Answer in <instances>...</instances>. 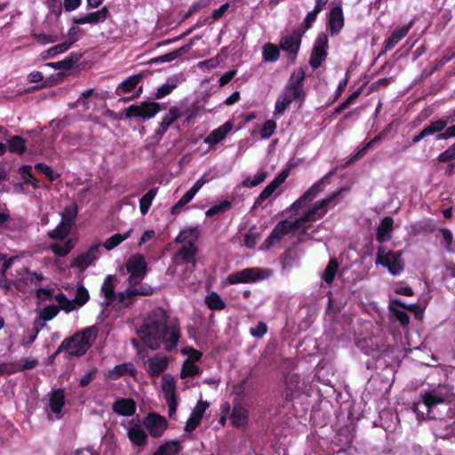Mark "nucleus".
Segmentation results:
<instances>
[{"instance_id": "f257e3e1", "label": "nucleus", "mask_w": 455, "mask_h": 455, "mask_svg": "<svg viewBox=\"0 0 455 455\" xmlns=\"http://www.w3.org/2000/svg\"><path fill=\"white\" fill-rule=\"evenodd\" d=\"M168 320L166 312L162 308L155 309L145 320L138 335L146 347L156 350L163 343L167 351L176 347L180 331L175 323H169Z\"/></svg>"}, {"instance_id": "f03ea898", "label": "nucleus", "mask_w": 455, "mask_h": 455, "mask_svg": "<svg viewBox=\"0 0 455 455\" xmlns=\"http://www.w3.org/2000/svg\"><path fill=\"white\" fill-rule=\"evenodd\" d=\"M343 190H345V188H341L338 191L332 193L328 197L317 202L311 209L305 212L299 220H297L293 222H289L286 220L280 221L275 227V228L272 230L271 234L266 240L267 247H270L275 243H278L291 230L296 228L300 221L312 222L323 218L327 213L328 209L330 207H333L336 204L335 201L342 193Z\"/></svg>"}, {"instance_id": "7ed1b4c3", "label": "nucleus", "mask_w": 455, "mask_h": 455, "mask_svg": "<svg viewBox=\"0 0 455 455\" xmlns=\"http://www.w3.org/2000/svg\"><path fill=\"white\" fill-rule=\"evenodd\" d=\"M305 76V71L302 68H299L291 73L285 87L276 100L275 116L283 115L292 101L298 102L299 106L301 105L305 98L303 89Z\"/></svg>"}, {"instance_id": "20e7f679", "label": "nucleus", "mask_w": 455, "mask_h": 455, "mask_svg": "<svg viewBox=\"0 0 455 455\" xmlns=\"http://www.w3.org/2000/svg\"><path fill=\"white\" fill-rule=\"evenodd\" d=\"M97 336L98 328L96 326L87 327L73 336L64 339L55 351L54 356L62 351L67 352L70 356H82L92 347Z\"/></svg>"}, {"instance_id": "39448f33", "label": "nucleus", "mask_w": 455, "mask_h": 455, "mask_svg": "<svg viewBox=\"0 0 455 455\" xmlns=\"http://www.w3.org/2000/svg\"><path fill=\"white\" fill-rule=\"evenodd\" d=\"M375 263L387 267L393 275H399L404 267L402 251H387L385 246L378 248Z\"/></svg>"}, {"instance_id": "423d86ee", "label": "nucleus", "mask_w": 455, "mask_h": 455, "mask_svg": "<svg viewBox=\"0 0 455 455\" xmlns=\"http://www.w3.org/2000/svg\"><path fill=\"white\" fill-rule=\"evenodd\" d=\"M126 270L130 274L128 283L130 286L140 284L148 272V263L142 254L132 255L125 264Z\"/></svg>"}, {"instance_id": "0eeeda50", "label": "nucleus", "mask_w": 455, "mask_h": 455, "mask_svg": "<svg viewBox=\"0 0 455 455\" xmlns=\"http://www.w3.org/2000/svg\"><path fill=\"white\" fill-rule=\"evenodd\" d=\"M160 110L158 103L153 101H144L139 104H132L128 107L125 111L127 118H142L144 120L150 119L155 116Z\"/></svg>"}, {"instance_id": "6e6552de", "label": "nucleus", "mask_w": 455, "mask_h": 455, "mask_svg": "<svg viewBox=\"0 0 455 455\" xmlns=\"http://www.w3.org/2000/svg\"><path fill=\"white\" fill-rule=\"evenodd\" d=\"M89 292L84 285L78 284L74 299H68L63 293L55 296V300L60 307L67 312L76 309V307L84 306L89 299Z\"/></svg>"}, {"instance_id": "1a4fd4ad", "label": "nucleus", "mask_w": 455, "mask_h": 455, "mask_svg": "<svg viewBox=\"0 0 455 455\" xmlns=\"http://www.w3.org/2000/svg\"><path fill=\"white\" fill-rule=\"evenodd\" d=\"M336 173V169H332L325 176L320 179L317 182L313 184L296 202L291 205V208L297 211L306 204L307 202L312 201L319 193L324 190L328 180Z\"/></svg>"}, {"instance_id": "9d476101", "label": "nucleus", "mask_w": 455, "mask_h": 455, "mask_svg": "<svg viewBox=\"0 0 455 455\" xmlns=\"http://www.w3.org/2000/svg\"><path fill=\"white\" fill-rule=\"evenodd\" d=\"M101 246L102 244L100 243H94L86 251L74 259L70 267L77 268L80 272H84L98 259Z\"/></svg>"}, {"instance_id": "9b49d317", "label": "nucleus", "mask_w": 455, "mask_h": 455, "mask_svg": "<svg viewBox=\"0 0 455 455\" xmlns=\"http://www.w3.org/2000/svg\"><path fill=\"white\" fill-rule=\"evenodd\" d=\"M301 36L302 33L299 30H294L292 33L283 36L280 40V49L288 52L289 58L292 62L298 56L301 44Z\"/></svg>"}, {"instance_id": "f8f14e48", "label": "nucleus", "mask_w": 455, "mask_h": 455, "mask_svg": "<svg viewBox=\"0 0 455 455\" xmlns=\"http://www.w3.org/2000/svg\"><path fill=\"white\" fill-rule=\"evenodd\" d=\"M198 248L194 241H188L184 243L179 251L175 252L172 257V262L175 266L182 265L183 263H191L193 267H196V255Z\"/></svg>"}, {"instance_id": "ddd939ff", "label": "nucleus", "mask_w": 455, "mask_h": 455, "mask_svg": "<svg viewBox=\"0 0 455 455\" xmlns=\"http://www.w3.org/2000/svg\"><path fill=\"white\" fill-rule=\"evenodd\" d=\"M328 38L325 34H320L314 44L309 64L314 68H318L327 57Z\"/></svg>"}, {"instance_id": "4468645a", "label": "nucleus", "mask_w": 455, "mask_h": 455, "mask_svg": "<svg viewBox=\"0 0 455 455\" xmlns=\"http://www.w3.org/2000/svg\"><path fill=\"white\" fill-rule=\"evenodd\" d=\"M143 424L153 437H160L167 427L165 419L156 413L148 414Z\"/></svg>"}, {"instance_id": "2eb2a0df", "label": "nucleus", "mask_w": 455, "mask_h": 455, "mask_svg": "<svg viewBox=\"0 0 455 455\" xmlns=\"http://www.w3.org/2000/svg\"><path fill=\"white\" fill-rule=\"evenodd\" d=\"M288 175H289V171L288 170H283L281 173H279L278 176L274 180H272L262 190V192L259 194V196L255 200L254 204L252 206V209H256L266 199H267L275 191V189L285 181V180L287 179Z\"/></svg>"}, {"instance_id": "dca6fc26", "label": "nucleus", "mask_w": 455, "mask_h": 455, "mask_svg": "<svg viewBox=\"0 0 455 455\" xmlns=\"http://www.w3.org/2000/svg\"><path fill=\"white\" fill-rule=\"evenodd\" d=\"M22 271L25 275L12 281V286L20 291H27L32 285L38 286L44 278L42 275L31 273L27 268H23Z\"/></svg>"}, {"instance_id": "f3484780", "label": "nucleus", "mask_w": 455, "mask_h": 455, "mask_svg": "<svg viewBox=\"0 0 455 455\" xmlns=\"http://www.w3.org/2000/svg\"><path fill=\"white\" fill-rule=\"evenodd\" d=\"M154 292L153 288L148 283H143L138 288H128L124 291L118 293V302L124 306H128L131 299L134 296H150Z\"/></svg>"}, {"instance_id": "a211bd4d", "label": "nucleus", "mask_w": 455, "mask_h": 455, "mask_svg": "<svg viewBox=\"0 0 455 455\" xmlns=\"http://www.w3.org/2000/svg\"><path fill=\"white\" fill-rule=\"evenodd\" d=\"M184 114L182 106H174L169 109V112L163 118L160 123L159 128L156 130V134L162 137L168 128Z\"/></svg>"}, {"instance_id": "6ab92c4d", "label": "nucleus", "mask_w": 455, "mask_h": 455, "mask_svg": "<svg viewBox=\"0 0 455 455\" xmlns=\"http://www.w3.org/2000/svg\"><path fill=\"white\" fill-rule=\"evenodd\" d=\"M129 440L132 444L144 447L148 443V435L144 428L137 423H130L127 428Z\"/></svg>"}, {"instance_id": "aec40b11", "label": "nucleus", "mask_w": 455, "mask_h": 455, "mask_svg": "<svg viewBox=\"0 0 455 455\" xmlns=\"http://www.w3.org/2000/svg\"><path fill=\"white\" fill-rule=\"evenodd\" d=\"M112 411L118 415L129 417L136 411V403L132 398H118L112 404Z\"/></svg>"}, {"instance_id": "412c9836", "label": "nucleus", "mask_w": 455, "mask_h": 455, "mask_svg": "<svg viewBox=\"0 0 455 455\" xmlns=\"http://www.w3.org/2000/svg\"><path fill=\"white\" fill-rule=\"evenodd\" d=\"M419 395L427 412H429L434 406L443 403L445 401V395L437 389L421 392Z\"/></svg>"}, {"instance_id": "4be33fe9", "label": "nucleus", "mask_w": 455, "mask_h": 455, "mask_svg": "<svg viewBox=\"0 0 455 455\" xmlns=\"http://www.w3.org/2000/svg\"><path fill=\"white\" fill-rule=\"evenodd\" d=\"M168 363V357L154 356L146 362L147 371L152 377L158 376L167 369Z\"/></svg>"}, {"instance_id": "5701e85b", "label": "nucleus", "mask_w": 455, "mask_h": 455, "mask_svg": "<svg viewBox=\"0 0 455 455\" xmlns=\"http://www.w3.org/2000/svg\"><path fill=\"white\" fill-rule=\"evenodd\" d=\"M399 307H405V303L399 299L391 300L389 310L392 315L401 323L403 327H406L410 323V316L403 309Z\"/></svg>"}, {"instance_id": "b1692460", "label": "nucleus", "mask_w": 455, "mask_h": 455, "mask_svg": "<svg viewBox=\"0 0 455 455\" xmlns=\"http://www.w3.org/2000/svg\"><path fill=\"white\" fill-rule=\"evenodd\" d=\"M108 15H109V12H108V8L103 7L97 12L88 13L87 15H85L84 17H81L78 19H74V22L76 24H86V23L97 24V23L103 22L108 18Z\"/></svg>"}, {"instance_id": "393cba45", "label": "nucleus", "mask_w": 455, "mask_h": 455, "mask_svg": "<svg viewBox=\"0 0 455 455\" xmlns=\"http://www.w3.org/2000/svg\"><path fill=\"white\" fill-rule=\"evenodd\" d=\"M394 220L391 217H385L377 228L376 239L379 243L389 241L392 238Z\"/></svg>"}, {"instance_id": "a878e982", "label": "nucleus", "mask_w": 455, "mask_h": 455, "mask_svg": "<svg viewBox=\"0 0 455 455\" xmlns=\"http://www.w3.org/2000/svg\"><path fill=\"white\" fill-rule=\"evenodd\" d=\"M412 25L413 21H411L408 25L396 28L385 41V52L393 49L403 37H405Z\"/></svg>"}, {"instance_id": "bb28decb", "label": "nucleus", "mask_w": 455, "mask_h": 455, "mask_svg": "<svg viewBox=\"0 0 455 455\" xmlns=\"http://www.w3.org/2000/svg\"><path fill=\"white\" fill-rule=\"evenodd\" d=\"M233 124L227 122L219 128L213 130L208 137L204 140V142L211 145H215L223 140L228 133L232 130Z\"/></svg>"}, {"instance_id": "cd10ccee", "label": "nucleus", "mask_w": 455, "mask_h": 455, "mask_svg": "<svg viewBox=\"0 0 455 455\" xmlns=\"http://www.w3.org/2000/svg\"><path fill=\"white\" fill-rule=\"evenodd\" d=\"M65 403V393L63 389L52 390L49 393V406L53 413H60Z\"/></svg>"}, {"instance_id": "c85d7f7f", "label": "nucleus", "mask_w": 455, "mask_h": 455, "mask_svg": "<svg viewBox=\"0 0 455 455\" xmlns=\"http://www.w3.org/2000/svg\"><path fill=\"white\" fill-rule=\"evenodd\" d=\"M329 26L332 33H338L344 26V18L341 7L336 6L330 12Z\"/></svg>"}, {"instance_id": "c756f323", "label": "nucleus", "mask_w": 455, "mask_h": 455, "mask_svg": "<svg viewBox=\"0 0 455 455\" xmlns=\"http://www.w3.org/2000/svg\"><path fill=\"white\" fill-rule=\"evenodd\" d=\"M115 280V276L109 275L105 278L103 284L101 286V292L104 294V297L107 299L106 305H109L110 303L114 302L116 299H118V294L116 295L114 290Z\"/></svg>"}, {"instance_id": "7c9ffc66", "label": "nucleus", "mask_w": 455, "mask_h": 455, "mask_svg": "<svg viewBox=\"0 0 455 455\" xmlns=\"http://www.w3.org/2000/svg\"><path fill=\"white\" fill-rule=\"evenodd\" d=\"M127 373L131 376H135L137 373V371L132 363H124L116 365L112 370L109 371L108 378L111 379H116Z\"/></svg>"}, {"instance_id": "2f4dec72", "label": "nucleus", "mask_w": 455, "mask_h": 455, "mask_svg": "<svg viewBox=\"0 0 455 455\" xmlns=\"http://www.w3.org/2000/svg\"><path fill=\"white\" fill-rule=\"evenodd\" d=\"M162 389L164 394L165 400L176 398L175 389L176 384L174 378L170 374H165L162 378Z\"/></svg>"}, {"instance_id": "473e14b6", "label": "nucleus", "mask_w": 455, "mask_h": 455, "mask_svg": "<svg viewBox=\"0 0 455 455\" xmlns=\"http://www.w3.org/2000/svg\"><path fill=\"white\" fill-rule=\"evenodd\" d=\"M248 418V412L246 409L238 405L235 406L230 416V421L232 425L235 427H243L246 424Z\"/></svg>"}, {"instance_id": "72a5a7b5", "label": "nucleus", "mask_w": 455, "mask_h": 455, "mask_svg": "<svg viewBox=\"0 0 455 455\" xmlns=\"http://www.w3.org/2000/svg\"><path fill=\"white\" fill-rule=\"evenodd\" d=\"M263 60L266 62H275L280 57V47L272 43H267L262 48Z\"/></svg>"}, {"instance_id": "f704fd0d", "label": "nucleus", "mask_w": 455, "mask_h": 455, "mask_svg": "<svg viewBox=\"0 0 455 455\" xmlns=\"http://www.w3.org/2000/svg\"><path fill=\"white\" fill-rule=\"evenodd\" d=\"M142 76L140 74L133 75L122 82L116 89V92H131L140 83Z\"/></svg>"}, {"instance_id": "c9c22d12", "label": "nucleus", "mask_w": 455, "mask_h": 455, "mask_svg": "<svg viewBox=\"0 0 455 455\" xmlns=\"http://www.w3.org/2000/svg\"><path fill=\"white\" fill-rule=\"evenodd\" d=\"M181 446L177 441H171L159 447L155 452L156 455H178Z\"/></svg>"}, {"instance_id": "e433bc0d", "label": "nucleus", "mask_w": 455, "mask_h": 455, "mask_svg": "<svg viewBox=\"0 0 455 455\" xmlns=\"http://www.w3.org/2000/svg\"><path fill=\"white\" fill-rule=\"evenodd\" d=\"M132 233V229H129L124 234H115L111 237L106 240V242L103 243V246L108 250H113L116 246H118L122 242L126 240Z\"/></svg>"}, {"instance_id": "4c0bfd02", "label": "nucleus", "mask_w": 455, "mask_h": 455, "mask_svg": "<svg viewBox=\"0 0 455 455\" xmlns=\"http://www.w3.org/2000/svg\"><path fill=\"white\" fill-rule=\"evenodd\" d=\"M8 149L12 153L22 154L26 151L25 140L20 136H12L7 140Z\"/></svg>"}, {"instance_id": "58836bf2", "label": "nucleus", "mask_w": 455, "mask_h": 455, "mask_svg": "<svg viewBox=\"0 0 455 455\" xmlns=\"http://www.w3.org/2000/svg\"><path fill=\"white\" fill-rule=\"evenodd\" d=\"M71 227L60 221V223L48 233V236L53 240L64 239L71 231Z\"/></svg>"}, {"instance_id": "ea45409f", "label": "nucleus", "mask_w": 455, "mask_h": 455, "mask_svg": "<svg viewBox=\"0 0 455 455\" xmlns=\"http://www.w3.org/2000/svg\"><path fill=\"white\" fill-rule=\"evenodd\" d=\"M78 213L77 206L72 204L66 207L61 213V221L72 228Z\"/></svg>"}, {"instance_id": "a19ab883", "label": "nucleus", "mask_w": 455, "mask_h": 455, "mask_svg": "<svg viewBox=\"0 0 455 455\" xmlns=\"http://www.w3.org/2000/svg\"><path fill=\"white\" fill-rule=\"evenodd\" d=\"M200 235V230L198 227L195 228H188L180 232V234L175 238L176 243H185L189 237H193L192 241H196Z\"/></svg>"}, {"instance_id": "79ce46f5", "label": "nucleus", "mask_w": 455, "mask_h": 455, "mask_svg": "<svg viewBox=\"0 0 455 455\" xmlns=\"http://www.w3.org/2000/svg\"><path fill=\"white\" fill-rule=\"evenodd\" d=\"M157 193L156 188L150 189L146 195H144L140 200V211L142 215H146L149 210L153 199Z\"/></svg>"}, {"instance_id": "37998d69", "label": "nucleus", "mask_w": 455, "mask_h": 455, "mask_svg": "<svg viewBox=\"0 0 455 455\" xmlns=\"http://www.w3.org/2000/svg\"><path fill=\"white\" fill-rule=\"evenodd\" d=\"M189 50V45H184L175 51H172V52L161 55L155 59V62L156 63H163V62H169L172 61L178 57H180L184 52H187Z\"/></svg>"}, {"instance_id": "c03bdc74", "label": "nucleus", "mask_w": 455, "mask_h": 455, "mask_svg": "<svg viewBox=\"0 0 455 455\" xmlns=\"http://www.w3.org/2000/svg\"><path fill=\"white\" fill-rule=\"evenodd\" d=\"M338 267L339 263L336 259H332L329 261L323 275V278L325 281V283H331L333 282Z\"/></svg>"}, {"instance_id": "a18cd8bd", "label": "nucleus", "mask_w": 455, "mask_h": 455, "mask_svg": "<svg viewBox=\"0 0 455 455\" xmlns=\"http://www.w3.org/2000/svg\"><path fill=\"white\" fill-rule=\"evenodd\" d=\"M205 304L213 310H220L225 307V302L216 292H212L205 298Z\"/></svg>"}, {"instance_id": "49530a36", "label": "nucleus", "mask_w": 455, "mask_h": 455, "mask_svg": "<svg viewBox=\"0 0 455 455\" xmlns=\"http://www.w3.org/2000/svg\"><path fill=\"white\" fill-rule=\"evenodd\" d=\"M200 372L198 366L193 361L187 359L182 366L181 378L193 377L198 375Z\"/></svg>"}, {"instance_id": "de8ad7c7", "label": "nucleus", "mask_w": 455, "mask_h": 455, "mask_svg": "<svg viewBox=\"0 0 455 455\" xmlns=\"http://www.w3.org/2000/svg\"><path fill=\"white\" fill-rule=\"evenodd\" d=\"M177 87L176 80L173 78H170L167 80V82L163 84L161 87L158 88L156 98V99H162L165 97L166 95L170 94L173 89Z\"/></svg>"}, {"instance_id": "09e8293b", "label": "nucleus", "mask_w": 455, "mask_h": 455, "mask_svg": "<svg viewBox=\"0 0 455 455\" xmlns=\"http://www.w3.org/2000/svg\"><path fill=\"white\" fill-rule=\"evenodd\" d=\"M31 169L32 167L30 165H22L19 172L25 184H31L34 188H37V180L32 175Z\"/></svg>"}, {"instance_id": "8fccbe9b", "label": "nucleus", "mask_w": 455, "mask_h": 455, "mask_svg": "<svg viewBox=\"0 0 455 455\" xmlns=\"http://www.w3.org/2000/svg\"><path fill=\"white\" fill-rule=\"evenodd\" d=\"M267 178V172L263 170L259 171L253 179L247 177L242 183L245 188H253L262 183Z\"/></svg>"}, {"instance_id": "3c124183", "label": "nucleus", "mask_w": 455, "mask_h": 455, "mask_svg": "<svg viewBox=\"0 0 455 455\" xmlns=\"http://www.w3.org/2000/svg\"><path fill=\"white\" fill-rule=\"evenodd\" d=\"M80 59H81V55L80 54H78V53H71L69 56L65 58L63 60L56 62L54 64V67L56 68L68 69L75 63L78 62Z\"/></svg>"}, {"instance_id": "603ef678", "label": "nucleus", "mask_w": 455, "mask_h": 455, "mask_svg": "<svg viewBox=\"0 0 455 455\" xmlns=\"http://www.w3.org/2000/svg\"><path fill=\"white\" fill-rule=\"evenodd\" d=\"M447 121L439 119L437 121L432 122L429 125L425 127L426 132H427V135H432L435 132H442L446 126H447Z\"/></svg>"}, {"instance_id": "864d4df0", "label": "nucleus", "mask_w": 455, "mask_h": 455, "mask_svg": "<svg viewBox=\"0 0 455 455\" xmlns=\"http://www.w3.org/2000/svg\"><path fill=\"white\" fill-rule=\"evenodd\" d=\"M194 197L188 192L172 206V213L173 215L179 214L183 207L188 204Z\"/></svg>"}, {"instance_id": "5fc2aeb1", "label": "nucleus", "mask_w": 455, "mask_h": 455, "mask_svg": "<svg viewBox=\"0 0 455 455\" xmlns=\"http://www.w3.org/2000/svg\"><path fill=\"white\" fill-rule=\"evenodd\" d=\"M275 129L276 123L273 120H267L261 128L260 135L263 139H268L275 132Z\"/></svg>"}, {"instance_id": "6e6d98bb", "label": "nucleus", "mask_w": 455, "mask_h": 455, "mask_svg": "<svg viewBox=\"0 0 455 455\" xmlns=\"http://www.w3.org/2000/svg\"><path fill=\"white\" fill-rule=\"evenodd\" d=\"M208 402H204L202 400L198 401L196 407L194 408L191 416L195 417L196 420L202 419L206 409L209 407Z\"/></svg>"}, {"instance_id": "4d7b16f0", "label": "nucleus", "mask_w": 455, "mask_h": 455, "mask_svg": "<svg viewBox=\"0 0 455 455\" xmlns=\"http://www.w3.org/2000/svg\"><path fill=\"white\" fill-rule=\"evenodd\" d=\"M35 168L37 171H39V172H43L44 174H45L49 178V180H52V181L57 180L60 177L59 174L54 172L52 171V169L49 165H47L45 164H43V163L36 164L35 165Z\"/></svg>"}, {"instance_id": "13d9d810", "label": "nucleus", "mask_w": 455, "mask_h": 455, "mask_svg": "<svg viewBox=\"0 0 455 455\" xmlns=\"http://www.w3.org/2000/svg\"><path fill=\"white\" fill-rule=\"evenodd\" d=\"M438 162L446 163L455 160V144L449 147L446 150L441 153L437 157Z\"/></svg>"}, {"instance_id": "bf43d9fd", "label": "nucleus", "mask_w": 455, "mask_h": 455, "mask_svg": "<svg viewBox=\"0 0 455 455\" xmlns=\"http://www.w3.org/2000/svg\"><path fill=\"white\" fill-rule=\"evenodd\" d=\"M440 232L443 236V243L446 248V250L450 252H452L453 250L451 249V244L453 241L452 233L448 228H441Z\"/></svg>"}, {"instance_id": "052dcab7", "label": "nucleus", "mask_w": 455, "mask_h": 455, "mask_svg": "<svg viewBox=\"0 0 455 455\" xmlns=\"http://www.w3.org/2000/svg\"><path fill=\"white\" fill-rule=\"evenodd\" d=\"M59 313L58 307L52 305L44 308L41 312V318L44 321L52 320Z\"/></svg>"}, {"instance_id": "680f3d73", "label": "nucleus", "mask_w": 455, "mask_h": 455, "mask_svg": "<svg viewBox=\"0 0 455 455\" xmlns=\"http://www.w3.org/2000/svg\"><path fill=\"white\" fill-rule=\"evenodd\" d=\"M231 206V203L229 201H224L222 202L221 204H218V205H214L212 207H211L207 212H206V215L207 216H212V215H215L219 212H225L227 211L229 207Z\"/></svg>"}, {"instance_id": "e2e57ef3", "label": "nucleus", "mask_w": 455, "mask_h": 455, "mask_svg": "<svg viewBox=\"0 0 455 455\" xmlns=\"http://www.w3.org/2000/svg\"><path fill=\"white\" fill-rule=\"evenodd\" d=\"M210 180L209 178H207L206 174H204L193 185V187L188 191V194H190L193 197L196 196V194L201 189V188Z\"/></svg>"}, {"instance_id": "0e129e2a", "label": "nucleus", "mask_w": 455, "mask_h": 455, "mask_svg": "<svg viewBox=\"0 0 455 455\" xmlns=\"http://www.w3.org/2000/svg\"><path fill=\"white\" fill-rule=\"evenodd\" d=\"M71 46L70 43H68L67 40L61 44H59L53 47H52L48 52L51 56H54L58 53L64 52L69 49Z\"/></svg>"}, {"instance_id": "69168bd1", "label": "nucleus", "mask_w": 455, "mask_h": 455, "mask_svg": "<svg viewBox=\"0 0 455 455\" xmlns=\"http://www.w3.org/2000/svg\"><path fill=\"white\" fill-rule=\"evenodd\" d=\"M251 271V269H245L241 273L232 274L228 276V282L230 283H238L245 282L247 281V277H245L244 275Z\"/></svg>"}, {"instance_id": "338daca9", "label": "nucleus", "mask_w": 455, "mask_h": 455, "mask_svg": "<svg viewBox=\"0 0 455 455\" xmlns=\"http://www.w3.org/2000/svg\"><path fill=\"white\" fill-rule=\"evenodd\" d=\"M97 373L95 367L92 368L87 373H85L80 379V386L86 387L92 380L93 377Z\"/></svg>"}, {"instance_id": "774afa93", "label": "nucleus", "mask_w": 455, "mask_h": 455, "mask_svg": "<svg viewBox=\"0 0 455 455\" xmlns=\"http://www.w3.org/2000/svg\"><path fill=\"white\" fill-rule=\"evenodd\" d=\"M267 331V325L264 323H259L255 328L251 329V334L253 337L260 338L262 337Z\"/></svg>"}]
</instances>
